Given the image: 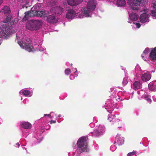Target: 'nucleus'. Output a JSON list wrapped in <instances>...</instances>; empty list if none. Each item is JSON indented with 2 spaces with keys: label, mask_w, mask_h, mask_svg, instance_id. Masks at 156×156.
<instances>
[{
  "label": "nucleus",
  "mask_w": 156,
  "mask_h": 156,
  "mask_svg": "<svg viewBox=\"0 0 156 156\" xmlns=\"http://www.w3.org/2000/svg\"><path fill=\"white\" fill-rule=\"evenodd\" d=\"M116 119L115 116L114 115H109L108 118V120L110 122H115Z\"/></svg>",
  "instance_id": "obj_26"
},
{
  "label": "nucleus",
  "mask_w": 156,
  "mask_h": 156,
  "mask_svg": "<svg viewBox=\"0 0 156 156\" xmlns=\"http://www.w3.org/2000/svg\"><path fill=\"white\" fill-rule=\"evenodd\" d=\"M22 93L24 95L27 96L30 94V91L27 90H24L23 91Z\"/></svg>",
  "instance_id": "obj_27"
},
{
  "label": "nucleus",
  "mask_w": 156,
  "mask_h": 156,
  "mask_svg": "<svg viewBox=\"0 0 156 156\" xmlns=\"http://www.w3.org/2000/svg\"><path fill=\"white\" fill-rule=\"evenodd\" d=\"M20 1L23 3L24 5H27L29 3L28 0H20Z\"/></svg>",
  "instance_id": "obj_32"
},
{
  "label": "nucleus",
  "mask_w": 156,
  "mask_h": 156,
  "mask_svg": "<svg viewBox=\"0 0 156 156\" xmlns=\"http://www.w3.org/2000/svg\"><path fill=\"white\" fill-rule=\"evenodd\" d=\"M50 124H51L53 123H55L56 122V121L55 120H51L50 122Z\"/></svg>",
  "instance_id": "obj_37"
},
{
  "label": "nucleus",
  "mask_w": 156,
  "mask_h": 156,
  "mask_svg": "<svg viewBox=\"0 0 156 156\" xmlns=\"http://www.w3.org/2000/svg\"><path fill=\"white\" fill-rule=\"evenodd\" d=\"M135 154V152L134 151H133L129 153L127 155V156H132L134 155Z\"/></svg>",
  "instance_id": "obj_34"
},
{
  "label": "nucleus",
  "mask_w": 156,
  "mask_h": 156,
  "mask_svg": "<svg viewBox=\"0 0 156 156\" xmlns=\"http://www.w3.org/2000/svg\"><path fill=\"white\" fill-rule=\"evenodd\" d=\"M141 2V0H132L129 4L130 9L137 12L139 9L138 6Z\"/></svg>",
  "instance_id": "obj_5"
},
{
  "label": "nucleus",
  "mask_w": 156,
  "mask_h": 156,
  "mask_svg": "<svg viewBox=\"0 0 156 156\" xmlns=\"http://www.w3.org/2000/svg\"><path fill=\"white\" fill-rule=\"evenodd\" d=\"M3 2L2 0H0V5Z\"/></svg>",
  "instance_id": "obj_39"
},
{
  "label": "nucleus",
  "mask_w": 156,
  "mask_h": 156,
  "mask_svg": "<svg viewBox=\"0 0 156 156\" xmlns=\"http://www.w3.org/2000/svg\"><path fill=\"white\" fill-rule=\"evenodd\" d=\"M144 99L148 101L149 102H151V100L149 97L148 95H146L144 97Z\"/></svg>",
  "instance_id": "obj_30"
},
{
  "label": "nucleus",
  "mask_w": 156,
  "mask_h": 156,
  "mask_svg": "<svg viewBox=\"0 0 156 156\" xmlns=\"http://www.w3.org/2000/svg\"><path fill=\"white\" fill-rule=\"evenodd\" d=\"M150 14L151 16H156V10H151V12Z\"/></svg>",
  "instance_id": "obj_29"
},
{
  "label": "nucleus",
  "mask_w": 156,
  "mask_h": 156,
  "mask_svg": "<svg viewBox=\"0 0 156 156\" xmlns=\"http://www.w3.org/2000/svg\"><path fill=\"white\" fill-rule=\"evenodd\" d=\"M136 25L137 27L138 28H140L141 26V24L139 23H136Z\"/></svg>",
  "instance_id": "obj_36"
},
{
  "label": "nucleus",
  "mask_w": 156,
  "mask_h": 156,
  "mask_svg": "<svg viewBox=\"0 0 156 156\" xmlns=\"http://www.w3.org/2000/svg\"><path fill=\"white\" fill-rule=\"evenodd\" d=\"M20 47L29 52L34 50V48L29 43H27L25 41H20L18 42Z\"/></svg>",
  "instance_id": "obj_4"
},
{
  "label": "nucleus",
  "mask_w": 156,
  "mask_h": 156,
  "mask_svg": "<svg viewBox=\"0 0 156 156\" xmlns=\"http://www.w3.org/2000/svg\"><path fill=\"white\" fill-rule=\"evenodd\" d=\"M68 4L71 6L77 5L83 2V0H67Z\"/></svg>",
  "instance_id": "obj_12"
},
{
  "label": "nucleus",
  "mask_w": 156,
  "mask_h": 156,
  "mask_svg": "<svg viewBox=\"0 0 156 156\" xmlns=\"http://www.w3.org/2000/svg\"><path fill=\"white\" fill-rule=\"evenodd\" d=\"M18 145L19 146H20L19 144H18Z\"/></svg>",
  "instance_id": "obj_42"
},
{
  "label": "nucleus",
  "mask_w": 156,
  "mask_h": 156,
  "mask_svg": "<svg viewBox=\"0 0 156 156\" xmlns=\"http://www.w3.org/2000/svg\"><path fill=\"white\" fill-rule=\"evenodd\" d=\"M63 9L60 6H55L52 8L50 10L51 12L56 15H58L61 14Z\"/></svg>",
  "instance_id": "obj_7"
},
{
  "label": "nucleus",
  "mask_w": 156,
  "mask_h": 156,
  "mask_svg": "<svg viewBox=\"0 0 156 156\" xmlns=\"http://www.w3.org/2000/svg\"><path fill=\"white\" fill-rule=\"evenodd\" d=\"M71 65L72 66V64H71Z\"/></svg>",
  "instance_id": "obj_41"
},
{
  "label": "nucleus",
  "mask_w": 156,
  "mask_h": 156,
  "mask_svg": "<svg viewBox=\"0 0 156 156\" xmlns=\"http://www.w3.org/2000/svg\"><path fill=\"white\" fill-rule=\"evenodd\" d=\"M35 16L40 17H44L47 16L48 14V12L44 9H42L41 11L35 10Z\"/></svg>",
  "instance_id": "obj_9"
},
{
  "label": "nucleus",
  "mask_w": 156,
  "mask_h": 156,
  "mask_svg": "<svg viewBox=\"0 0 156 156\" xmlns=\"http://www.w3.org/2000/svg\"><path fill=\"white\" fill-rule=\"evenodd\" d=\"M115 142H116L119 145H121L123 144L124 141L123 138L121 137L120 135L117 134L115 137Z\"/></svg>",
  "instance_id": "obj_14"
},
{
  "label": "nucleus",
  "mask_w": 156,
  "mask_h": 156,
  "mask_svg": "<svg viewBox=\"0 0 156 156\" xmlns=\"http://www.w3.org/2000/svg\"><path fill=\"white\" fill-rule=\"evenodd\" d=\"M126 2L125 0H117V5L118 6L122 7L126 5Z\"/></svg>",
  "instance_id": "obj_24"
},
{
  "label": "nucleus",
  "mask_w": 156,
  "mask_h": 156,
  "mask_svg": "<svg viewBox=\"0 0 156 156\" xmlns=\"http://www.w3.org/2000/svg\"><path fill=\"white\" fill-rule=\"evenodd\" d=\"M141 56L142 57V58L144 60V56L143 55V54Z\"/></svg>",
  "instance_id": "obj_40"
},
{
  "label": "nucleus",
  "mask_w": 156,
  "mask_h": 156,
  "mask_svg": "<svg viewBox=\"0 0 156 156\" xmlns=\"http://www.w3.org/2000/svg\"><path fill=\"white\" fill-rule=\"evenodd\" d=\"M47 21L49 23H54L57 22V20L53 15H50L48 16Z\"/></svg>",
  "instance_id": "obj_13"
},
{
  "label": "nucleus",
  "mask_w": 156,
  "mask_h": 156,
  "mask_svg": "<svg viewBox=\"0 0 156 156\" xmlns=\"http://www.w3.org/2000/svg\"><path fill=\"white\" fill-rule=\"evenodd\" d=\"M132 87L134 90H136L142 87V83L140 81H135L133 83Z\"/></svg>",
  "instance_id": "obj_16"
},
{
  "label": "nucleus",
  "mask_w": 156,
  "mask_h": 156,
  "mask_svg": "<svg viewBox=\"0 0 156 156\" xmlns=\"http://www.w3.org/2000/svg\"><path fill=\"white\" fill-rule=\"evenodd\" d=\"M44 115L45 116H48L49 117H50L51 116V115L50 114H44Z\"/></svg>",
  "instance_id": "obj_38"
},
{
  "label": "nucleus",
  "mask_w": 156,
  "mask_h": 156,
  "mask_svg": "<svg viewBox=\"0 0 156 156\" xmlns=\"http://www.w3.org/2000/svg\"><path fill=\"white\" fill-rule=\"evenodd\" d=\"M96 2L94 0H90L87 4V8L90 11L94 10L96 8Z\"/></svg>",
  "instance_id": "obj_8"
},
{
  "label": "nucleus",
  "mask_w": 156,
  "mask_h": 156,
  "mask_svg": "<svg viewBox=\"0 0 156 156\" xmlns=\"http://www.w3.org/2000/svg\"><path fill=\"white\" fill-rule=\"evenodd\" d=\"M148 88L151 90H154L156 89V81L151 83L148 85Z\"/></svg>",
  "instance_id": "obj_22"
},
{
  "label": "nucleus",
  "mask_w": 156,
  "mask_h": 156,
  "mask_svg": "<svg viewBox=\"0 0 156 156\" xmlns=\"http://www.w3.org/2000/svg\"><path fill=\"white\" fill-rule=\"evenodd\" d=\"M149 50V48H146L144 51L143 52V54L146 55L148 54Z\"/></svg>",
  "instance_id": "obj_33"
},
{
  "label": "nucleus",
  "mask_w": 156,
  "mask_h": 156,
  "mask_svg": "<svg viewBox=\"0 0 156 156\" xmlns=\"http://www.w3.org/2000/svg\"><path fill=\"white\" fill-rule=\"evenodd\" d=\"M151 5L153 7L154 9L156 10V3H152Z\"/></svg>",
  "instance_id": "obj_35"
},
{
  "label": "nucleus",
  "mask_w": 156,
  "mask_h": 156,
  "mask_svg": "<svg viewBox=\"0 0 156 156\" xmlns=\"http://www.w3.org/2000/svg\"><path fill=\"white\" fill-rule=\"evenodd\" d=\"M150 58L151 60H156V47L154 48L150 53Z\"/></svg>",
  "instance_id": "obj_18"
},
{
  "label": "nucleus",
  "mask_w": 156,
  "mask_h": 156,
  "mask_svg": "<svg viewBox=\"0 0 156 156\" xmlns=\"http://www.w3.org/2000/svg\"><path fill=\"white\" fill-rule=\"evenodd\" d=\"M129 16L131 20L136 21L138 19V15L135 13L132 12L131 13L129 14Z\"/></svg>",
  "instance_id": "obj_20"
},
{
  "label": "nucleus",
  "mask_w": 156,
  "mask_h": 156,
  "mask_svg": "<svg viewBox=\"0 0 156 156\" xmlns=\"http://www.w3.org/2000/svg\"><path fill=\"white\" fill-rule=\"evenodd\" d=\"M75 14L74 10L72 9L68 10L66 15V17L68 19H72L75 17Z\"/></svg>",
  "instance_id": "obj_11"
},
{
  "label": "nucleus",
  "mask_w": 156,
  "mask_h": 156,
  "mask_svg": "<svg viewBox=\"0 0 156 156\" xmlns=\"http://www.w3.org/2000/svg\"><path fill=\"white\" fill-rule=\"evenodd\" d=\"M0 32L2 36L6 38L9 37L13 34L10 27L6 24L3 25L0 27Z\"/></svg>",
  "instance_id": "obj_3"
},
{
  "label": "nucleus",
  "mask_w": 156,
  "mask_h": 156,
  "mask_svg": "<svg viewBox=\"0 0 156 156\" xmlns=\"http://www.w3.org/2000/svg\"><path fill=\"white\" fill-rule=\"evenodd\" d=\"M42 22L40 20H33L27 22L26 28L30 30H38L41 26Z\"/></svg>",
  "instance_id": "obj_2"
},
{
  "label": "nucleus",
  "mask_w": 156,
  "mask_h": 156,
  "mask_svg": "<svg viewBox=\"0 0 156 156\" xmlns=\"http://www.w3.org/2000/svg\"><path fill=\"white\" fill-rule=\"evenodd\" d=\"M87 137L82 136L78 140L77 145V149L80 153L84 152H87L89 151L88 143L87 142Z\"/></svg>",
  "instance_id": "obj_1"
},
{
  "label": "nucleus",
  "mask_w": 156,
  "mask_h": 156,
  "mask_svg": "<svg viewBox=\"0 0 156 156\" xmlns=\"http://www.w3.org/2000/svg\"><path fill=\"white\" fill-rule=\"evenodd\" d=\"M21 125L22 127L25 129H29L31 127V125L28 122H22Z\"/></svg>",
  "instance_id": "obj_21"
},
{
  "label": "nucleus",
  "mask_w": 156,
  "mask_h": 156,
  "mask_svg": "<svg viewBox=\"0 0 156 156\" xmlns=\"http://www.w3.org/2000/svg\"><path fill=\"white\" fill-rule=\"evenodd\" d=\"M90 10L83 9L82 10V13L84 16L86 17H89L90 13Z\"/></svg>",
  "instance_id": "obj_25"
},
{
  "label": "nucleus",
  "mask_w": 156,
  "mask_h": 156,
  "mask_svg": "<svg viewBox=\"0 0 156 156\" xmlns=\"http://www.w3.org/2000/svg\"><path fill=\"white\" fill-rule=\"evenodd\" d=\"M25 18L27 20L29 17L35 16V12L33 10L25 12Z\"/></svg>",
  "instance_id": "obj_17"
},
{
  "label": "nucleus",
  "mask_w": 156,
  "mask_h": 156,
  "mask_svg": "<svg viewBox=\"0 0 156 156\" xmlns=\"http://www.w3.org/2000/svg\"><path fill=\"white\" fill-rule=\"evenodd\" d=\"M128 81L126 78H124L123 80L122 84L123 86H125L127 83Z\"/></svg>",
  "instance_id": "obj_28"
},
{
  "label": "nucleus",
  "mask_w": 156,
  "mask_h": 156,
  "mask_svg": "<svg viewBox=\"0 0 156 156\" xmlns=\"http://www.w3.org/2000/svg\"><path fill=\"white\" fill-rule=\"evenodd\" d=\"M2 12L6 15H11V10L9 7L7 6H5L2 9Z\"/></svg>",
  "instance_id": "obj_19"
},
{
  "label": "nucleus",
  "mask_w": 156,
  "mask_h": 156,
  "mask_svg": "<svg viewBox=\"0 0 156 156\" xmlns=\"http://www.w3.org/2000/svg\"><path fill=\"white\" fill-rule=\"evenodd\" d=\"M65 73L66 75H69L71 73V70L69 69H66L65 71Z\"/></svg>",
  "instance_id": "obj_31"
},
{
  "label": "nucleus",
  "mask_w": 156,
  "mask_h": 156,
  "mask_svg": "<svg viewBox=\"0 0 156 156\" xmlns=\"http://www.w3.org/2000/svg\"><path fill=\"white\" fill-rule=\"evenodd\" d=\"M148 14L145 13L141 14L140 17V22L142 23H145L148 22L149 17Z\"/></svg>",
  "instance_id": "obj_10"
},
{
  "label": "nucleus",
  "mask_w": 156,
  "mask_h": 156,
  "mask_svg": "<svg viewBox=\"0 0 156 156\" xmlns=\"http://www.w3.org/2000/svg\"><path fill=\"white\" fill-rule=\"evenodd\" d=\"M151 77V75L148 72L144 73L142 76V79L144 81L146 82L150 80Z\"/></svg>",
  "instance_id": "obj_15"
},
{
  "label": "nucleus",
  "mask_w": 156,
  "mask_h": 156,
  "mask_svg": "<svg viewBox=\"0 0 156 156\" xmlns=\"http://www.w3.org/2000/svg\"><path fill=\"white\" fill-rule=\"evenodd\" d=\"M6 18L3 21L4 23H7L10 22L12 19L13 17L12 15H7Z\"/></svg>",
  "instance_id": "obj_23"
},
{
  "label": "nucleus",
  "mask_w": 156,
  "mask_h": 156,
  "mask_svg": "<svg viewBox=\"0 0 156 156\" xmlns=\"http://www.w3.org/2000/svg\"><path fill=\"white\" fill-rule=\"evenodd\" d=\"M105 132V127L99 125L97 129L94 130L90 133L93 134V136L98 137L103 135Z\"/></svg>",
  "instance_id": "obj_6"
}]
</instances>
